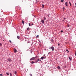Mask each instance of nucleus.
<instances>
[{
    "label": "nucleus",
    "instance_id": "f257e3e1",
    "mask_svg": "<svg viewBox=\"0 0 76 76\" xmlns=\"http://www.w3.org/2000/svg\"><path fill=\"white\" fill-rule=\"evenodd\" d=\"M37 57V56H36L35 57H32L31 58H30V61H31V60H35V59Z\"/></svg>",
    "mask_w": 76,
    "mask_h": 76
},
{
    "label": "nucleus",
    "instance_id": "f03ea898",
    "mask_svg": "<svg viewBox=\"0 0 76 76\" xmlns=\"http://www.w3.org/2000/svg\"><path fill=\"white\" fill-rule=\"evenodd\" d=\"M65 6H66L67 7L68 6V4L67 2H65Z\"/></svg>",
    "mask_w": 76,
    "mask_h": 76
},
{
    "label": "nucleus",
    "instance_id": "7ed1b4c3",
    "mask_svg": "<svg viewBox=\"0 0 76 76\" xmlns=\"http://www.w3.org/2000/svg\"><path fill=\"white\" fill-rule=\"evenodd\" d=\"M51 49L52 50V51H54V47L52 46L51 47Z\"/></svg>",
    "mask_w": 76,
    "mask_h": 76
},
{
    "label": "nucleus",
    "instance_id": "20e7f679",
    "mask_svg": "<svg viewBox=\"0 0 76 76\" xmlns=\"http://www.w3.org/2000/svg\"><path fill=\"white\" fill-rule=\"evenodd\" d=\"M14 52L15 53H16V52H17V50H16V49L15 48L14 49Z\"/></svg>",
    "mask_w": 76,
    "mask_h": 76
},
{
    "label": "nucleus",
    "instance_id": "39448f33",
    "mask_svg": "<svg viewBox=\"0 0 76 76\" xmlns=\"http://www.w3.org/2000/svg\"><path fill=\"white\" fill-rule=\"evenodd\" d=\"M41 22L43 24H44V21L43 20H42Z\"/></svg>",
    "mask_w": 76,
    "mask_h": 76
},
{
    "label": "nucleus",
    "instance_id": "423d86ee",
    "mask_svg": "<svg viewBox=\"0 0 76 76\" xmlns=\"http://www.w3.org/2000/svg\"><path fill=\"white\" fill-rule=\"evenodd\" d=\"M8 60L10 62L12 61V59L10 58H8Z\"/></svg>",
    "mask_w": 76,
    "mask_h": 76
},
{
    "label": "nucleus",
    "instance_id": "0eeeda50",
    "mask_svg": "<svg viewBox=\"0 0 76 76\" xmlns=\"http://www.w3.org/2000/svg\"><path fill=\"white\" fill-rule=\"evenodd\" d=\"M57 69H59V70H60V69L61 68L60 67V66H58Z\"/></svg>",
    "mask_w": 76,
    "mask_h": 76
},
{
    "label": "nucleus",
    "instance_id": "6e6552de",
    "mask_svg": "<svg viewBox=\"0 0 76 76\" xmlns=\"http://www.w3.org/2000/svg\"><path fill=\"white\" fill-rule=\"evenodd\" d=\"M69 60H70V61H72V58H71V57H69Z\"/></svg>",
    "mask_w": 76,
    "mask_h": 76
},
{
    "label": "nucleus",
    "instance_id": "1a4fd4ad",
    "mask_svg": "<svg viewBox=\"0 0 76 76\" xmlns=\"http://www.w3.org/2000/svg\"><path fill=\"white\" fill-rule=\"evenodd\" d=\"M41 60H44V57L42 56V57H41Z\"/></svg>",
    "mask_w": 76,
    "mask_h": 76
},
{
    "label": "nucleus",
    "instance_id": "9d476101",
    "mask_svg": "<svg viewBox=\"0 0 76 76\" xmlns=\"http://www.w3.org/2000/svg\"><path fill=\"white\" fill-rule=\"evenodd\" d=\"M17 38H18V39H19L20 38V37H19V36H17Z\"/></svg>",
    "mask_w": 76,
    "mask_h": 76
},
{
    "label": "nucleus",
    "instance_id": "9b49d317",
    "mask_svg": "<svg viewBox=\"0 0 76 76\" xmlns=\"http://www.w3.org/2000/svg\"><path fill=\"white\" fill-rule=\"evenodd\" d=\"M35 63L34 62V61H31V64H34V63Z\"/></svg>",
    "mask_w": 76,
    "mask_h": 76
},
{
    "label": "nucleus",
    "instance_id": "f8f14e48",
    "mask_svg": "<svg viewBox=\"0 0 76 76\" xmlns=\"http://www.w3.org/2000/svg\"><path fill=\"white\" fill-rule=\"evenodd\" d=\"M69 4L70 6H72V4H71V3L69 1Z\"/></svg>",
    "mask_w": 76,
    "mask_h": 76
},
{
    "label": "nucleus",
    "instance_id": "ddd939ff",
    "mask_svg": "<svg viewBox=\"0 0 76 76\" xmlns=\"http://www.w3.org/2000/svg\"><path fill=\"white\" fill-rule=\"evenodd\" d=\"M14 73L15 75H16V74H17V72L15 71L14 72Z\"/></svg>",
    "mask_w": 76,
    "mask_h": 76
},
{
    "label": "nucleus",
    "instance_id": "4468645a",
    "mask_svg": "<svg viewBox=\"0 0 76 76\" xmlns=\"http://www.w3.org/2000/svg\"><path fill=\"white\" fill-rule=\"evenodd\" d=\"M66 51H67V53H69V50H68L67 49H66Z\"/></svg>",
    "mask_w": 76,
    "mask_h": 76
},
{
    "label": "nucleus",
    "instance_id": "2eb2a0df",
    "mask_svg": "<svg viewBox=\"0 0 76 76\" xmlns=\"http://www.w3.org/2000/svg\"><path fill=\"white\" fill-rule=\"evenodd\" d=\"M44 5L43 4H42V8H44Z\"/></svg>",
    "mask_w": 76,
    "mask_h": 76
},
{
    "label": "nucleus",
    "instance_id": "dca6fc26",
    "mask_svg": "<svg viewBox=\"0 0 76 76\" xmlns=\"http://www.w3.org/2000/svg\"><path fill=\"white\" fill-rule=\"evenodd\" d=\"M6 74L8 76H9V73L8 72H7Z\"/></svg>",
    "mask_w": 76,
    "mask_h": 76
},
{
    "label": "nucleus",
    "instance_id": "f3484780",
    "mask_svg": "<svg viewBox=\"0 0 76 76\" xmlns=\"http://www.w3.org/2000/svg\"><path fill=\"white\" fill-rule=\"evenodd\" d=\"M10 76H12V73H10Z\"/></svg>",
    "mask_w": 76,
    "mask_h": 76
},
{
    "label": "nucleus",
    "instance_id": "a211bd4d",
    "mask_svg": "<svg viewBox=\"0 0 76 76\" xmlns=\"http://www.w3.org/2000/svg\"><path fill=\"white\" fill-rule=\"evenodd\" d=\"M22 23H23V25L24 24V21H23V20H22Z\"/></svg>",
    "mask_w": 76,
    "mask_h": 76
},
{
    "label": "nucleus",
    "instance_id": "6ab92c4d",
    "mask_svg": "<svg viewBox=\"0 0 76 76\" xmlns=\"http://www.w3.org/2000/svg\"><path fill=\"white\" fill-rule=\"evenodd\" d=\"M39 60V59H37L36 61V63H37Z\"/></svg>",
    "mask_w": 76,
    "mask_h": 76
},
{
    "label": "nucleus",
    "instance_id": "aec40b11",
    "mask_svg": "<svg viewBox=\"0 0 76 76\" xmlns=\"http://www.w3.org/2000/svg\"><path fill=\"white\" fill-rule=\"evenodd\" d=\"M29 28L28 27L27 28V31H28V30H29Z\"/></svg>",
    "mask_w": 76,
    "mask_h": 76
},
{
    "label": "nucleus",
    "instance_id": "412c9836",
    "mask_svg": "<svg viewBox=\"0 0 76 76\" xmlns=\"http://www.w3.org/2000/svg\"><path fill=\"white\" fill-rule=\"evenodd\" d=\"M44 19L45 20H46V18H45V17H44Z\"/></svg>",
    "mask_w": 76,
    "mask_h": 76
},
{
    "label": "nucleus",
    "instance_id": "4be33fe9",
    "mask_svg": "<svg viewBox=\"0 0 76 76\" xmlns=\"http://www.w3.org/2000/svg\"><path fill=\"white\" fill-rule=\"evenodd\" d=\"M2 45V44L0 42V46H1Z\"/></svg>",
    "mask_w": 76,
    "mask_h": 76
},
{
    "label": "nucleus",
    "instance_id": "5701e85b",
    "mask_svg": "<svg viewBox=\"0 0 76 76\" xmlns=\"http://www.w3.org/2000/svg\"><path fill=\"white\" fill-rule=\"evenodd\" d=\"M61 2H63L64 1L63 0H61Z\"/></svg>",
    "mask_w": 76,
    "mask_h": 76
},
{
    "label": "nucleus",
    "instance_id": "b1692460",
    "mask_svg": "<svg viewBox=\"0 0 76 76\" xmlns=\"http://www.w3.org/2000/svg\"><path fill=\"white\" fill-rule=\"evenodd\" d=\"M9 42L10 43H12V41H11L10 40H9Z\"/></svg>",
    "mask_w": 76,
    "mask_h": 76
},
{
    "label": "nucleus",
    "instance_id": "393cba45",
    "mask_svg": "<svg viewBox=\"0 0 76 76\" xmlns=\"http://www.w3.org/2000/svg\"><path fill=\"white\" fill-rule=\"evenodd\" d=\"M44 59H45V58H46V56H44Z\"/></svg>",
    "mask_w": 76,
    "mask_h": 76
},
{
    "label": "nucleus",
    "instance_id": "a878e982",
    "mask_svg": "<svg viewBox=\"0 0 76 76\" xmlns=\"http://www.w3.org/2000/svg\"><path fill=\"white\" fill-rule=\"evenodd\" d=\"M29 26H31V24L30 23H29Z\"/></svg>",
    "mask_w": 76,
    "mask_h": 76
},
{
    "label": "nucleus",
    "instance_id": "bb28decb",
    "mask_svg": "<svg viewBox=\"0 0 76 76\" xmlns=\"http://www.w3.org/2000/svg\"><path fill=\"white\" fill-rule=\"evenodd\" d=\"M30 76H32V75L31 74H30Z\"/></svg>",
    "mask_w": 76,
    "mask_h": 76
},
{
    "label": "nucleus",
    "instance_id": "cd10ccee",
    "mask_svg": "<svg viewBox=\"0 0 76 76\" xmlns=\"http://www.w3.org/2000/svg\"><path fill=\"white\" fill-rule=\"evenodd\" d=\"M38 37H39V35H37L36 36L37 38H38Z\"/></svg>",
    "mask_w": 76,
    "mask_h": 76
},
{
    "label": "nucleus",
    "instance_id": "c85d7f7f",
    "mask_svg": "<svg viewBox=\"0 0 76 76\" xmlns=\"http://www.w3.org/2000/svg\"><path fill=\"white\" fill-rule=\"evenodd\" d=\"M53 39H51V42H53Z\"/></svg>",
    "mask_w": 76,
    "mask_h": 76
},
{
    "label": "nucleus",
    "instance_id": "c756f323",
    "mask_svg": "<svg viewBox=\"0 0 76 76\" xmlns=\"http://www.w3.org/2000/svg\"><path fill=\"white\" fill-rule=\"evenodd\" d=\"M63 32V30H61V32Z\"/></svg>",
    "mask_w": 76,
    "mask_h": 76
},
{
    "label": "nucleus",
    "instance_id": "7c9ffc66",
    "mask_svg": "<svg viewBox=\"0 0 76 76\" xmlns=\"http://www.w3.org/2000/svg\"><path fill=\"white\" fill-rule=\"evenodd\" d=\"M45 55L44 54V55H43V57H45Z\"/></svg>",
    "mask_w": 76,
    "mask_h": 76
},
{
    "label": "nucleus",
    "instance_id": "2f4dec72",
    "mask_svg": "<svg viewBox=\"0 0 76 76\" xmlns=\"http://www.w3.org/2000/svg\"><path fill=\"white\" fill-rule=\"evenodd\" d=\"M58 46H59L60 45V44H59V43H58Z\"/></svg>",
    "mask_w": 76,
    "mask_h": 76
},
{
    "label": "nucleus",
    "instance_id": "473e14b6",
    "mask_svg": "<svg viewBox=\"0 0 76 76\" xmlns=\"http://www.w3.org/2000/svg\"><path fill=\"white\" fill-rule=\"evenodd\" d=\"M0 76H3V75H2V74H0Z\"/></svg>",
    "mask_w": 76,
    "mask_h": 76
},
{
    "label": "nucleus",
    "instance_id": "72a5a7b5",
    "mask_svg": "<svg viewBox=\"0 0 76 76\" xmlns=\"http://www.w3.org/2000/svg\"><path fill=\"white\" fill-rule=\"evenodd\" d=\"M51 47H49V49H51Z\"/></svg>",
    "mask_w": 76,
    "mask_h": 76
},
{
    "label": "nucleus",
    "instance_id": "f704fd0d",
    "mask_svg": "<svg viewBox=\"0 0 76 76\" xmlns=\"http://www.w3.org/2000/svg\"><path fill=\"white\" fill-rule=\"evenodd\" d=\"M63 9L64 10V7H63Z\"/></svg>",
    "mask_w": 76,
    "mask_h": 76
},
{
    "label": "nucleus",
    "instance_id": "c9c22d12",
    "mask_svg": "<svg viewBox=\"0 0 76 76\" xmlns=\"http://www.w3.org/2000/svg\"><path fill=\"white\" fill-rule=\"evenodd\" d=\"M24 38H25V39H26L27 38L26 37H25Z\"/></svg>",
    "mask_w": 76,
    "mask_h": 76
},
{
    "label": "nucleus",
    "instance_id": "e433bc0d",
    "mask_svg": "<svg viewBox=\"0 0 76 76\" xmlns=\"http://www.w3.org/2000/svg\"><path fill=\"white\" fill-rule=\"evenodd\" d=\"M64 68H66V66H64Z\"/></svg>",
    "mask_w": 76,
    "mask_h": 76
},
{
    "label": "nucleus",
    "instance_id": "4c0bfd02",
    "mask_svg": "<svg viewBox=\"0 0 76 76\" xmlns=\"http://www.w3.org/2000/svg\"><path fill=\"white\" fill-rule=\"evenodd\" d=\"M64 20H66V18H64Z\"/></svg>",
    "mask_w": 76,
    "mask_h": 76
},
{
    "label": "nucleus",
    "instance_id": "58836bf2",
    "mask_svg": "<svg viewBox=\"0 0 76 76\" xmlns=\"http://www.w3.org/2000/svg\"><path fill=\"white\" fill-rule=\"evenodd\" d=\"M50 52L48 53V54H50Z\"/></svg>",
    "mask_w": 76,
    "mask_h": 76
},
{
    "label": "nucleus",
    "instance_id": "ea45409f",
    "mask_svg": "<svg viewBox=\"0 0 76 76\" xmlns=\"http://www.w3.org/2000/svg\"><path fill=\"white\" fill-rule=\"evenodd\" d=\"M75 56H76V53H75Z\"/></svg>",
    "mask_w": 76,
    "mask_h": 76
},
{
    "label": "nucleus",
    "instance_id": "a19ab883",
    "mask_svg": "<svg viewBox=\"0 0 76 76\" xmlns=\"http://www.w3.org/2000/svg\"><path fill=\"white\" fill-rule=\"evenodd\" d=\"M31 25H33V23H32L31 24Z\"/></svg>",
    "mask_w": 76,
    "mask_h": 76
},
{
    "label": "nucleus",
    "instance_id": "79ce46f5",
    "mask_svg": "<svg viewBox=\"0 0 76 76\" xmlns=\"http://www.w3.org/2000/svg\"><path fill=\"white\" fill-rule=\"evenodd\" d=\"M39 61H41V60H39Z\"/></svg>",
    "mask_w": 76,
    "mask_h": 76
},
{
    "label": "nucleus",
    "instance_id": "37998d69",
    "mask_svg": "<svg viewBox=\"0 0 76 76\" xmlns=\"http://www.w3.org/2000/svg\"><path fill=\"white\" fill-rule=\"evenodd\" d=\"M75 5H76V2L75 3Z\"/></svg>",
    "mask_w": 76,
    "mask_h": 76
},
{
    "label": "nucleus",
    "instance_id": "c03bdc74",
    "mask_svg": "<svg viewBox=\"0 0 76 76\" xmlns=\"http://www.w3.org/2000/svg\"><path fill=\"white\" fill-rule=\"evenodd\" d=\"M39 42H40V40H39Z\"/></svg>",
    "mask_w": 76,
    "mask_h": 76
},
{
    "label": "nucleus",
    "instance_id": "a18cd8bd",
    "mask_svg": "<svg viewBox=\"0 0 76 76\" xmlns=\"http://www.w3.org/2000/svg\"><path fill=\"white\" fill-rule=\"evenodd\" d=\"M25 41H26V39H25Z\"/></svg>",
    "mask_w": 76,
    "mask_h": 76
},
{
    "label": "nucleus",
    "instance_id": "49530a36",
    "mask_svg": "<svg viewBox=\"0 0 76 76\" xmlns=\"http://www.w3.org/2000/svg\"><path fill=\"white\" fill-rule=\"evenodd\" d=\"M75 7H76V5H75Z\"/></svg>",
    "mask_w": 76,
    "mask_h": 76
},
{
    "label": "nucleus",
    "instance_id": "de8ad7c7",
    "mask_svg": "<svg viewBox=\"0 0 76 76\" xmlns=\"http://www.w3.org/2000/svg\"><path fill=\"white\" fill-rule=\"evenodd\" d=\"M63 21H64V20H63Z\"/></svg>",
    "mask_w": 76,
    "mask_h": 76
}]
</instances>
